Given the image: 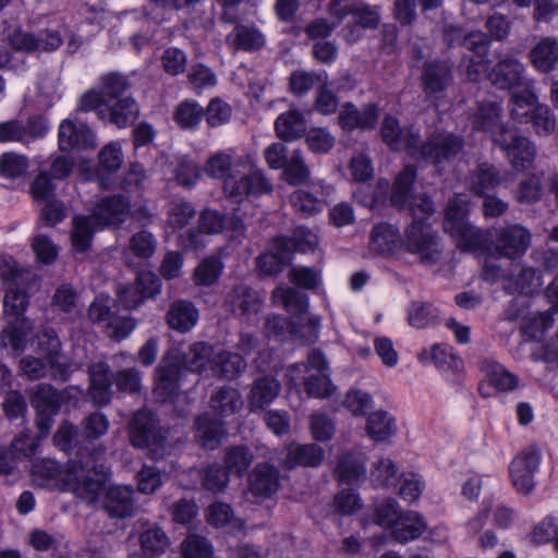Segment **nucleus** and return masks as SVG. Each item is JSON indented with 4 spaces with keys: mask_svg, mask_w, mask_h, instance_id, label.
Masks as SVG:
<instances>
[{
    "mask_svg": "<svg viewBox=\"0 0 558 558\" xmlns=\"http://www.w3.org/2000/svg\"><path fill=\"white\" fill-rule=\"evenodd\" d=\"M109 474L105 464L89 462H69L63 482L73 494L85 501L94 504L99 499L104 489V483Z\"/></svg>",
    "mask_w": 558,
    "mask_h": 558,
    "instance_id": "obj_1",
    "label": "nucleus"
},
{
    "mask_svg": "<svg viewBox=\"0 0 558 558\" xmlns=\"http://www.w3.org/2000/svg\"><path fill=\"white\" fill-rule=\"evenodd\" d=\"M416 179V168L414 166H405L397 175L390 195V203L399 209L408 210L412 216V220H421L427 222V219L434 214L435 207L433 201L422 195H410L411 186Z\"/></svg>",
    "mask_w": 558,
    "mask_h": 558,
    "instance_id": "obj_2",
    "label": "nucleus"
},
{
    "mask_svg": "<svg viewBox=\"0 0 558 558\" xmlns=\"http://www.w3.org/2000/svg\"><path fill=\"white\" fill-rule=\"evenodd\" d=\"M532 242L530 230L520 223H508L490 229L489 254L510 260L520 259Z\"/></svg>",
    "mask_w": 558,
    "mask_h": 558,
    "instance_id": "obj_3",
    "label": "nucleus"
},
{
    "mask_svg": "<svg viewBox=\"0 0 558 558\" xmlns=\"http://www.w3.org/2000/svg\"><path fill=\"white\" fill-rule=\"evenodd\" d=\"M402 245L407 252L416 255L424 265L436 264L442 253V245L438 234L432 229L429 223L417 219L412 220L411 225L405 229Z\"/></svg>",
    "mask_w": 558,
    "mask_h": 558,
    "instance_id": "obj_4",
    "label": "nucleus"
},
{
    "mask_svg": "<svg viewBox=\"0 0 558 558\" xmlns=\"http://www.w3.org/2000/svg\"><path fill=\"white\" fill-rule=\"evenodd\" d=\"M129 437L136 448H150L151 452L162 456L167 447V432L159 425L157 417L147 410H138L129 423Z\"/></svg>",
    "mask_w": 558,
    "mask_h": 558,
    "instance_id": "obj_5",
    "label": "nucleus"
},
{
    "mask_svg": "<svg viewBox=\"0 0 558 558\" xmlns=\"http://www.w3.org/2000/svg\"><path fill=\"white\" fill-rule=\"evenodd\" d=\"M27 307L28 294L17 286L9 288L3 299V310L5 315L13 316L14 319L4 332L15 350L23 348L27 333L33 329L32 322L24 317Z\"/></svg>",
    "mask_w": 558,
    "mask_h": 558,
    "instance_id": "obj_6",
    "label": "nucleus"
},
{
    "mask_svg": "<svg viewBox=\"0 0 558 558\" xmlns=\"http://www.w3.org/2000/svg\"><path fill=\"white\" fill-rule=\"evenodd\" d=\"M462 148L463 140L461 137L450 132H437L421 145L418 157L440 170L454 160Z\"/></svg>",
    "mask_w": 558,
    "mask_h": 558,
    "instance_id": "obj_7",
    "label": "nucleus"
},
{
    "mask_svg": "<svg viewBox=\"0 0 558 558\" xmlns=\"http://www.w3.org/2000/svg\"><path fill=\"white\" fill-rule=\"evenodd\" d=\"M454 80V64L450 60L432 59L422 65L420 84L427 98L439 99Z\"/></svg>",
    "mask_w": 558,
    "mask_h": 558,
    "instance_id": "obj_8",
    "label": "nucleus"
},
{
    "mask_svg": "<svg viewBox=\"0 0 558 558\" xmlns=\"http://www.w3.org/2000/svg\"><path fill=\"white\" fill-rule=\"evenodd\" d=\"M274 185L269 178L259 170L253 169L240 177L228 174L223 181V191L228 198L241 202L250 196L259 197L270 194Z\"/></svg>",
    "mask_w": 558,
    "mask_h": 558,
    "instance_id": "obj_9",
    "label": "nucleus"
},
{
    "mask_svg": "<svg viewBox=\"0 0 558 558\" xmlns=\"http://www.w3.org/2000/svg\"><path fill=\"white\" fill-rule=\"evenodd\" d=\"M31 404L36 410V426L39 437H46L60 411V395L50 385L39 384L34 388Z\"/></svg>",
    "mask_w": 558,
    "mask_h": 558,
    "instance_id": "obj_10",
    "label": "nucleus"
},
{
    "mask_svg": "<svg viewBox=\"0 0 558 558\" xmlns=\"http://www.w3.org/2000/svg\"><path fill=\"white\" fill-rule=\"evenodd\" d=\"M263 298L246 284H236L226 295L225 308L235 317L251 323L263 308Z\"/></svg>",
    "mask_w": 558,
    "mask_h": 558,
    "instance_id": "obj_11",
    "label": "nucleus"
},
{
    "mask_svg": "<svg viewBox=\"0 0 558 558\" xmlns=\"http://www.w3.org/2000/svg\"><path fill=\"white\" fill-rule=\"evenodd\" d=\"M489 82L499 89H513L524 86L525 65L511 54H500L498 61L488 73Z\"/></svg>",
    "mask_w": 558,
    "mask_h": 558,
    "instance_id": "obj_12",
    "label": "nucleus"
},
{
    "mask_svg": "<svg viewBox=\"0 0 558 558\" xmlns=\"http://www.w3.org/2000/svg\"><path fill=\"white\" fill-rule=\"evenodd\" d=\"M539 462V453L531 448L521 451L512 460L509 465V473L512 485L519 493L527 495L534 489V474Z\"/></svg>",
    "mask_w": 558,
    "mask_h": 558,
    "instance_id": "obj_13",
    "label": "nucleus"
},
{
    "mask_svg": "<svg viewBox=\"0 0 558 558\" xmlns=\"http://www.w3.org/2000/svg\"><path fill=\"white\" fill-rule=\"evenodd\" d=\"M59 147L66 151L71 149L87 150L97 146L96 135L93 130L83 122L65 119L59 126Z\"/></svg>",
    "mask_w": 558,
    "mask_h": 558,
    "instance_id": "obj_14",
    "label": "nucleus"
},
{
    "mask_svg": "<svg viewBox=\"0 0 558 558\" xmlns=\"http://www.w3.org/2000/svg\"><path fill=\"white\" fill-rule=\"evenodd\" d=\"M378 119V107L375 104L364 105L359 109L352 102H344L339 110L338 124L348 132L355 129L373 130Z\"/></svg>",
    "mask_w": 558,
    "mask_h": 558,
    "instance_id": "obj_15",
    "label": "nucleus"
},
{
    "mask_svg": "<svg viewBox=\"0 0 558 558\" xmlns=\"http://www.w3.org/2000/svg\"><path fill=\"white\" fill-rule=\"evenodd\" d=\"M101 504L104 510L111 518H130L136 511L134 492L124 485H112L106 488Z\"/></svg>",
    "mask_w": 558,
    "mask_h": 558,
    "instance_id": "obj_16",
    "label": "nucleus"
},
{
    "mask_svg": "<svg viewBox=\"0 0 558 558\" xmlns=\"http://www.w3.org/2000/svg\"><path fill=\"white\" fill-rule=\"evenodd\" d=\"M88 397L98 407L108 405L112 399V375L107 363L98 362L88 367Z\"/></svg>",
    "mask_w": 558,
    "mask_h": 558,
    "instance_id": "obj_17",
    "label": "nucleus"
},
{
    "mask_svg": "<svg viewBox=\"0 0 558 558\" xmlns=\"http://www.w3.org/2000/svg\"><path fill=\"white\" fill-rule=\"evenodd\" d=\"M184 373L178 357L170 351L162 359L156 368V391L162 397L168 398L174 395L179 389V383Z\"/></svg>",
    "mask_w": 558,
    "mask_h": 558,
    "instance_id": "obj_18",
    "label": "nucleus"
},
{
    "mask_svg": "<svg viewBox=\"0 0 558 558\" xmlns=\"http://www.w3.org/2000/svg\"><path fill=\"white\" fill-rule=\"evenodd\" d=\"M226 436V428L221 420L211 414H201L195 420V439L201 447L214 450Z\"/></svg>",
    "mask_w": 558,
    "mask_h": 558,
    "instance_id": "obj_19",
    "label": "nucleus"
},
{
    "mask_svg": "<svg viewBox=\"0 0 558 558\" xmlns=\"http://www.w3.org/2000/svg\"><path fill=\"white\" fill-rule=\"evenodd\" d=\"M135 526L138 529V539L144 556L156 557L166 551L170 542L162 529L142 520L137 521Z\"/></svg>",
    "mask_w": 558,
    "mask_h": 558,
    "instance_id": "obj_20",
    "label": "nucleus"
},
{
    "mask_svg": "<svg viewBox=\"0 0 558 558\" xmlns=\"http://www.w3.org/2000/svg\"><path fill=\"white\" fill-rule=\"evenodd\" d=\"M450 235L456 239L461 251L489 254L490 229L477 228L469 221Z\"/></svg>",
    "mask_w": 558,
    "mask_h": 558,
    "instance_id": "obj_21",
    "label": "nucleus"
},
{
    "mask_svg": "<svg viewBox=\"0 0 558 558\" xmlns=\"http://www.w3.org/2000/svg\"><path fill=\"white\" fill-rule=\"evenodd\" d=\"M529 60L539 73L547 74L554 71L558 64V39L550 36L541 38L530 50Z\"/></svg>",
    "mask_w": 558,
    "mask_h": 558,
    "instance_id": "obj_22",
    "label": "nucleus"
},
{
    "mask_svg": "<svg viewBox=\"0 0 558 558\" xmlns=\"http://www.w3.org/2000/svg\"><path fill=\"white\" fill-rule=\"evenodd\" d=\"M198 320V311L195 305L186 300L172 302L166 313L168 327L180 333L190 331Z\"/></svg>",
    "mask_w": 558,
    "mask_h": 558,
    "instance_id": "obj_23",
    "label": "nucleus"
},
{
    "mask_svg": "<svg viewBox=\"0 0 558 558\" xmlns=\"http://www.w3.org/2000/svg\"><path fill=\"white\" fill-rule=\"evenodd\" d=\"M171 352L178 357L184 371L202 373L207 365L211 368L213 348L205 342H195L184 351L172 350Z\"/></svg>",
    "mask_w": 558,
    "mask_h": 558,
    "instance_id": "obj_24",
    "label": "nucleus"
},
{
    "mask_svg": "<svg viewBox=\"0 0 558 558\" xmlns=\"http://www.w3.org/2000/svg\"><path fill=\"white\" fill-rule=\"evenodd\" d=\"M325 459L324 449L316 444H294L288 447L284 464L288 469L295 466L316 468Z\"/></svg>",
    "mask_w": 558,
    "mask_h": 558,
    "instance_id": "obj_25",
    "label": "nucleus"
},
{
    "mask_svg": "<svg viewBox=\"0 0 558 558\" xmlns=\"http://www.w3.org/2000/svg\"><path fill=\"white\" fill-rule=\"evenodd\" d=\"M365 461L362 454L345 451L337 457L333 476L339 483L351 484L365 476Z\"/></svg>",
    "mask_w": 558,
    "mask_h": 558,
    "instance_id": "obj_26",
    "label": "nucleus"
},
{
    "mask_svg": "<svg viewBox=\"0 0 558 558\" xmlns=\"http://www.w3.org/2000/svg\"><path fill=\"white\" fill-rule=\"evenodd\" d=\"M126 211L128 203L125 199L122 196L114 195L101 199L95 206L92 216L101 227L117 226L124 220Z\"/></svg>",
    "mask_w": 558,
    "mask_h": 558,
    "instance_id": "obj_27",
    "label": "nucleus"
},
{
    "mask_svg": "<svg viewBox=\"0 0 558 558\" xmlns=\"http://www.w3.org/2000/svg\"><path fill=\"white\" fill-rule=\"evenodd\" d=\"M279 488V471L268 464L259 463L250 475V489L255 496L269 497Z\"/></svg>",
    "mask_w": 558,
    "mask_h": 558,
    "instance_id": "obj_28",
    "label": "nucleus"
},
{
    "mask_svg": "<svg viewBox=\"0 0 558 558\" xmlns=\"http://www.w3.org/2000/svg\"><path fill=\"white\" fill-rule=\"evenodd\" d=\"M501 177L499 171L493 165L483 162L472 170L469 177V187L476 195L483 197L500 185Z\"/></svg>",
    "mask_w": 558,
    "mask_h": 558,
    "instance_id": "obj_29",
    "label": "nucleus"
},
{
    "mask_svg": "<svg viewBox=\"0 0 558 558\" xmlns=\"http://www.w3.org/2000/svg\"><path fill=\"white\" fill-rule=\"evenodd\" d=\"M280 389V383L270 375L256 378L252 384L248 395L251 409L253 411L263 410L264 407L272 402L278 397Z\"/></svg>",
    "mask_w": 558,
    "mask_h": 558,
    "instance_id": "obj_30",
    "label": "nucleus"
},
{
    "mask_svg": "<svg viewBox=\"0 0 558 558\" xmlns=\"http://www.w3.org/2000/svg\"><path fill=\"white\" fill-rule=\"evenodd\" d=\"M306 120L299 110H289L278 116L275 121L277 136L286 142L301 138L306 133Z\"/></svg>",
    "mask_w": 558,
    "mask_h": 558,
    "instance_id": "obj_31",
    "label": "nucleus"
},
{
    "mask_svg": "<svg viewBox=\"0 0 558 558\" xmlns=\"http://www.w3.org/2000/svg\"><path fill=\"white\" fill-rule=\"evenodd\" d=\"M369 246L378 254L395 252L402 246L399 229L390 223L376 225L371 233Z\"/></svg>",
    "mask_w": 558,
    "mask_h": 558,
    "instance_id": "obj_32",
    "label": "nucleus"
},
{
    "mask_svg": "<svg viewBox=\"0 0 558 558\" xmlns=\"http://www.w3.org/2000/svg\"><path fill=\"white\" fill-rule=\"evenodd\" d=\"M427 529L424 519L414 511L401 513L391 530L393 538L399 543H407L418 538Z\"/></svg>",
    "mask_w": 558,
    "mask_h": 558,
    "instance_id": "obj_33",
    "label": "nucleus"
},
{
    "mask_svg": "<svg viewBox=\"0 0 558 558\" xmlns=\"http://www.w3.org/2000/svg\"><path fill=\"white\" fill-rule=\"evenodd\" d=\"M227 43L238 50L256 51L264 47L265 37L255 26L236 24L227 36Z\"/></svg>",
    "mask_w": 558,
    "mask_h": 558,
    "instance_id": "obj_34",
    "label": "nucleus"
},
{
    "mask_svg": "<svg viewBox=\"0 0 558 558\" xmlns=\"http://www.w3.org/2000/svg\"><path fill=\"white\" fill-rule=\"evenodd\" d=\"M515 142V145L506 153L509 165L518 172L534 169V162L537 155L534 143H532L526 136L521 137Z\"/></svg>",
    "mask_w": 558,
    "mask_h": 558,
    "instance_id": "obj_35",
    "label": "nucleus"
},
{
    "mask_svg": "<svg viewBox=\"0 0 558 558\" xmlns=\"http://www.w3.org/2000/svg\"><path fill=\"white\" fill-rule=\"evenodd\" d=\"M480 368L485 373L490 385L500 391H511L518 387L519 378L494 360H481Z\"/></svg>",
    "mask_w": 558,
    "mask_h": 558,
    "instance_id": "obj_36",
    "label": "nucleus"
},
{
    "mask_svg": "<svg viewBox=\"0 0 558 558\" xmlns=\"http://www.w3.org/2000/svg\"><path fill=\"white\" fill-rule=\"evenodd\" d=\"M318 235L311 229L298 227L292 236H279L276 239L277 247L284 248L292 253L299 251L302 253L313 252L318 245Z\"/></svg>",
    "mask_w": 558,
    "mask_h": 558,
    "instance_id": "obj_37",
    "label": "nucleus"
},
{
    "mask_svg": "<svg viewBox=\"0 0 558 558\" xmlns=\"http://www.w3.org/2000/svg\"><path fill=\"white\" fill-rule=\"evenodd\" d=\"M246 368V361L244 357L234 352L221 351L214 354L211 359V369L215 375L233 379L242 374Z\"/></svg>",
    "mask_w": 558,
    "mask_h": 558,
    "instance_id": "obj_38",
    "label": "nucleus"
},
{
    "mask_svg": "<svg viewBox=\"0 0 558 558\" xmlns=\"http://www.w3.org/2000/svg\"><path fill=\"white\" fill-rule=\"evenodd\" d=\"M521 92L512 93L510 102L512 105L510 109L511 118L521 122L527 123L533 109L538 107V98L531 88L530 82H526Z\"/></svg>",
    "mask_w": 558,
    "mask_h": 558,
    "instance_id": "obj_39",
    "label": "nucleus"
},
{
    "mask_svg": "<svg viewBox=\"0 0 558 558\" xmlns=\"http://www.w3.org/2000/svg\"><path fill=\"white\" fill-rule=\"evenodd\" d=\"M545 174L544 170H537L522 180L514 194L517 202L525 205L539 202L543 197Z\"/></svg>",
    "mask_w": 558,
    "mask_h": 558,
    "instance_id": "obj_40",
    "label": "nucleus"
},
{
    "mask_svg": "<svg viewBox=\"0 0 558 558\" xmlns=\"http://www.w3.org/2000/svg\"><path fill=\"white\" fill-rule=\"evenodd\" d=\"M122 165L121 146L118 143L107 144L98 154L97 177L105 189L110 187L105 175L117 172Z\"/></svg>",
    "mask_w": 558,
    "mask_h": 558,
    "instance_id": "obj_41",
    "label": "nucleus"
},
{
    "mask_svg": "<svg viewBox=\"0 0 558 558\" xmlns=\"http://www.w3.org/2000/svg\"><path fill=\"white\" fill-rule=\"evenodd\" d=\"M501 107L497 102H480L473 114L472 124L474 129L493 133L502 123L500 122Z\"/></svg>",
    "mask_w": 558,
    "mask_h": 558,
    "instance_id": "obj_42",
    "label": "nucleus"
},
{
    "mask_svg": "<svg viewBox=\"0 0 558 558\" xmlns=\"http://www.w3.org/2000/svg\"><path fill=\"white\" fill-rule=\"evenodd\" d=\"M242 405L240 392L231 387H221L210 397V408L220 415H231Z\"/></svg>",
    "mask_w": 558,
    "mask_h": 558,
    "instance_id": "obj_43",
    "label": "nucleus"
},
{
    "mask_svg": "<svg viewBox=\"0 0 558 558\" xmlns=\"http://www.w3.org/2000/svg\"><path fill=\"white\" fill-rule=\"evenodd\" d=\"M396 429L395 418L385 411H376L368 416L366 432L376 441L392 437Z\"/></svg>",
    "mask_w": 558,
    "mask_h": 558,
    "instance_id": "obj_44",
    "label": "nucleus"
},
{
    "mask_svg": "<svg viewBox=\"0 0 558 558\" xmlns=\"http://www.w3.org/2000/svg\"><path fill=\"white\" fill-rule=\"evenodd\" d=\"M97 220L90 216H77L73 219V230L71 240L74 248L78 252H85L92 242Z\"/></svg>",
    "mask_w": 558,
    "mask_h": 558,
    "instance_id": "obj_45",
    "label": "nucleus"
},
{
    "mask_svg": "<svg viewBox=\"0 0 558 558\" xmlns=\"http://www.w3.org/2000/svg\"><path fill=\"white\" fill-rule=\"evenodd\" d=\"M140 107L132 97H122L110 108L109 120L118 128L132 124L138 117Z\"/></svg>",
    "mask_w": 558,
    "mask_h": 558,
    "instance_id": "obj_46",
    "label": "nucleus"
},
{
    "mask_svg": "<svg viewBox=\"0 0 558 558\" xmlns=\"http://www.w3.org/2000/svg\"><path fill=\"white\" fill-rule=\"evenodd\" d=\"M328 75L326 72H306L296 70L290 74L289 88L296 96L308 93L316 84H327Z\"/></svg>",
    "mask_w": 558,
    "mask_h": 558,
    "instance_id": "obj_47",
    "label": "nucleus"
},
{
    "mask_svg": "<svg viewBox=\"0 0 558 558\" xmlns=\"http://www.w3.org/2000/svg\"><path fill=\"white\" fill-rule=\"evenodd\" d=\"M272 294L274 299L293 315H301L308 307L307 295L295 288H277Z\"/></svg>",
    "mask_w": 558,
    "mask_h": 558,
    "instance_id": "obj_48",
    "label": "nucleus"
},
{
    "mask_svg": "<svg viewBox=\"0 0 558 558\" xmlns=\"http://www.w3.org/2000/svg\"><path fill=\"white\" fill-rule=\"evenodd\" d=\"M282 169L284 180L290 185L303 184L311 175V170L305 163L304 157L300 150L292 153Z\"/></svg>",
    "mask_w": 558,
    "mask_h": 558,
    "instance_id": "obj_49",
    "label": "nucleus"
},
{
    "mask_svg": "<svg viewBox=\"0 0 558 558\" xmlns=\"http://www.w3.org/2000/svg\"><path fill=\"white\" fill-rule=\"evenodd\" d=\"M223 270V263L218 256H209L194 270L195 283L203 287H209L216 283Z\"/></svg>",
    "mask_w": 558,
    "mask_h": 558,
    "instance_id": "obj_50",
    "label": "nucleus"
},
{
    "mask_svg": "<svg viewBox=\"0 0 558 558\" xmlns=\"http://www.w3.org/2000/svg\"><path fill=\"white\" fill-rule=\"evenodd\" d=\"M438 317V310L428 302L414 301L408 308V323L415 328H424Z\"/></svg>",
    "mask_w": 558,
    "mask_h": 558,
    "instance_id": "obj_51",
    "label": "nucleus"
},
{
    "mask_svg": "<svg viewBox=\"0 0 558 558\" xmlns=\"http://www.w3.org/2000/svg\"><path fill=\"white\" fill-rule=\"evenodd\" d=\"M291 260V254L288 250L277 247L274 242V252L262 255L258 258V267L265 275H276L280 272Z\"/></svg>",
    "mask_w": 558,
    "mask_h": 558,
    "instance_id": "obj_52",
    "label": "nucleus"
},
{
    "mask_svg": "<svg viewBox=\"0 0 558 558\" xmlns=\"http://www.w3.org/2000/svg\"><path fill=\"white\" fill-rule=\"evenodd\" d=\"M295 214L302 218L314 216L322 210L320 201L304 190L294 191L289 197Z\"/></svg>",
    "mask_w": 558,
    "mask_h": 558,
    "instance_id": "obj_53",
    "label": "nucleus"
},
{
    "mask_svg": "<svg viewBox=\"0 0 558 558\" xmlns=\"http://www.w3.org/2000/svg\"><path fill=\"white\" fill-rule=\"evenodd\" d=\"M80 434L75 425L72 423L64 421L62 424L58 427L54 436H53V442L54 445L60 448L61 450L72 453H78V440Z\"/></svg>",
    "mask_w": 558,
    "mask_h": 558,
    "instance_id": "obj_54",
    "label": "nucleus"
},
{
    "mask_svg": "<svg viewBox=\"0 0 558 558\" xmlns=\"http://www.w3.org/2000/svg\"><path fill=\"white\" fill-rule=\"evenodd\" d=\"M184 558H213V547L203 536L191 534L181 544Z\"/></svg>",
    "mask_w": 558,
    "mask_h": 558,
    "instance_id": "obj_55",
    "label": "nucleus"
},
{
    "mask_svg": "<svg viewBox=\"0 0 558 558\" xmlns=\"http://www.w3.org/2000/svg\"><path fill=\"white\" fill-rule=\"evenodd\" d=\"M421 145L420 129L409 126L400 130V134L392 141L390 148L393 150H405L411 156H418Z\"/></svg>",
    "mask_w": 558,
    "mask_h": 558,
    "instance_id": "obj_56",
    "label": "nucleus"
},
{
    "mask_svg": "<svg viewBox=\"0 0 558 558\" xmlns=\"http://www.w3.org/2000/svg\"><path fill=\"white\" fill-rule=\"evenodd\" d=\"M113 384L119 392L133 395L141 390V373L135 367L123 368L112 374Z\"/></svg>",
    "mask_w": 558,
    "mask_h": 558,
    "instance_id": "obj_57",
    "label": "nucleus"
},
{
    "mask_svg": "<svg viewBox=\"0 0 558 558\" xmlns=\"http://www.w3.org/2000/svg\"><path fill=\"white\" fill-rule=\"evenodd\" d=\"M469 222L466 219L465 204L458 198L449 199L444 220V230L451 234L460 227Z\"/></svg>",
    "mask_w": 558,
    "mask_h": 558,
    "instance_id": "obj_58",
    "label": "nucleus"
},
{
    "mask_svg": "<svg viewBox=\"0 0 558 558\" xmlns=\"http://www.w3.org/2000/svg\"><path fill=\"white\" fill-rule=\"evenodd\" d=\"M398 468L389 458H380L371 471L372 481L377 486H392L397 480Z\"/></svg>",
    "mask_w": 558,
    "mask_h": 558,
    "instance_id": "obj_59",
    "label": "nucleus"
},
{
    "mask_svg": "<svg viewBox=\"0 0 558 558\" xmlns=\"http://www.w3.org/2000/svg\"><path fill=\"white\" fill-rule=\"evenodd\" d=\"M253 462V454L247 447L235 446L230 448L225 457L226 468L230 472L242 474Z\"/></svg>",
    "mask_w": 558,
    "mask_h": 558,
    "instance_id": "obj_60",
    "label": "nucleus"
},
{
    "mask_svg": "<svg viewBox=\"0 0 558 558\" xmlns=\"http://www.w3.org/2000/svg\"><path fill=\"white\" fill-rule=\"evenodd\" d=\"M109 420L101 412H94L83 418L81 426L87 440H96L108 433Z\"/></svg>",
    "mask_w": 558,
    "mask_h": 558,
    "instance_id": "obj_61",
    "label": "nucleus"
},
{
    "mask_svg": "<svg viewBox=\"0 0 558 558\" xmlns=\"http://www.w3.org/2000/svg\"><path fill=\"white\" fill-rule=\"evenodd\" d=\"M203 116L204 110L197 104L183 101L175 109L174 120L181 128L191 129L199 123Z\"/></svg>",
    "mask_w": 558,
    "mask_h": 558,
    "instance_id": "obj_62",
    "label": "nucleus"
},
{
    "mask_svg": "<svg viewBox=\"0 0 558 558\" xmlns=\"http://www.w3.org/2000/svg\"><path fill=\"white\" fill-rule=\"evenodd\" d=\"M129 247L135 256L146 259L154 255L157 240L150 232L143 230L132 235Z\"/></svg>",
    "mask_w": 558,
    "mask_h": 558,
    "instance_id": "obj_63",
    "label": "nucleus"
},
{
    "mask_svg": "<svg viewBox=\"0 0 558 558\" xmlns=\"http://www.w3.org/2000/svg\"><path fill=\"white\" fill-rule=\"evenodd\" d=\"M228 483L229 471L227 468L214 464L203 471L202 485L209 492H221L228 485Z\"/></svg>",
    "mask_w": 558,
    "mask_h": 558,
    "instance_id": "obj_64",
    "label": "nucleus"
}]
</instances>
